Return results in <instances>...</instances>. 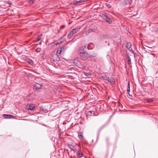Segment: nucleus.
Wrapping results in <instances>:
<instances>
[{"label": "nucleus", "mask_w": 158, "mask_h": 158, "mask_svg": "<svg viewBox=\"0 0 158 158\" xmlns=\"http://www.w3.org/2000/svg\"><path fill=\"white\" fill-rule=\"evenodd\" d=\"M28 63L30 64L31 65H33V63L32 60L31 59L29 60L28 61Z\"/></svg>", "instance_id": "nucleus-20"}, {"label": "nucleus", "mask_w": 158, "mask_h": 158, "mask_svg": "<svg viewBox=\"0 0 158 158\" xmlns=\"http://www.w3.org/2000/svg\"><path fill=\"white\" fill-rule=\"evenodd\" d=\"M156 31H158V27L156 29Z\"/></svg>", "instance_id": "nucleus-34"}, {"label": "nucleus", "mask_w": 158, "mask_h": 158, "mask_svg": "<svg viewBox=\"0 0 158 158\" xmlns=\"http://www.w3.org/2000/svg\"><path fill=\"white\" fill-rule=\"evenodd\" d=\"M81 28V27H79L77 28L73 29L72 31L74 34L79 32Z\"/></svg>", "instance_id": "nucleus-10"}, {"label": "nucleus", "mask_w": 158, "mask_h": 158, "mask_svg": "<svg viewBox=\"0 0 158 158\" xmlns=\"http://www.w3.org/2000/svg\"><path fill=\"white\" fill-rule=\"evenodd\" d=\"M90 55L87 52H86V51L85 52H84L83 54L81 56L82 57L84 58H87L90 57Z\"/></svg>", "instance_id": "nucleus-7"}, {"label": "nucleus", "mask_w": 158, "mask_h": 158, "mask_svg": "<svg viewBox=\"0 0 158 158\" xmlns=\"http://www.w3.org/2000/svg\"><path fill=\"white\" fill-rule=\"evenodd\" d=\"M84 74L86 76H88L90 75V73H84Z\"/></svg>", "instance_id": "nucleus-24"}, {"label": "nucleus", "mask_w": 158, "mask_h": 158, "mask_svg": "<svg viewBox=\"0 0 158 158\" xmlns=\"http://www.w3.org/2000/svg\"><path fill=\"white\" fill-rule=\"evenodd\" d=\"M35 106L33 104H31L29 106H26V108L27 109L31 110H33L35 109Z\"/></svg>", "instance_id": "nucleus-4"}, {"label": "nucleus", "mask_w": 158, "mask_h": 158, "mask_svg": "<svg viewBox=\"0 0 158 158\" xmlns=\"http://www.w3.org/2000/svg\"><path fill=\"white\" fill-rule=\"evenodd\" d=\"M41 50V49L40 48H38L36 49L35 51L37 52H39Z\"/></svg>", "instance_id": "nucleus-23"}, {"label": "nucleus", "mask_w": 158, "mask_h": 158, "mask_svg": "<svg viewBox=\"0 0 158 158\" xmlns=\"http://www.w3.org/2000/svg\"><path fill=\"white\" fill-rule=\"evenodd\" d=\"M68 146L69 148L74 152H75L77 151V149L74 146H73L71 144H69Z\"/></svg>", "instance_id": "nucleus-8"}, {"label": "nucleus", "mask_w": 158, "mask_h": 158, "mask_svg": "<svg viewBox=\"0 0 158 158\" xmlns=\"http://www.w3.org/2000/svg\"><path fill=\"white\" fill-rule=\"evenodd\" d=\"M104 80L108 81L110 83L113 84L114 83L115 80L114 78L112 77H107V76L104 77Z\"/></svg>", "instance_id": "nucleus-1"}, {"label": "nucleus", "mask_w": 158, "mask_h": 158, "mask_svg": "<svg viewBox=\"0 0 158 158\" xmlns=\"http://www.w3.org/2000/svg\"><path fill=\"white\" fill-rule=\"evenodd\" d=\"M41 35H40V36H39L36 38V40H35V42H38V41L40 40L41 39Z\"/></svg>", "instance_id": "nucleus-21"}, {"label": "nucleus", "mask_w": 158, "mask_h": 158, "mask_svg": "<svg viewBox=\"0 0 158 158\" xmlns=\"http://www.w3.org/2000/svg\"><path fill=\"white\" fill-rule=\"evenodd\" d=\"M73 34H74L73 33L72 31L71 30L70 31L68 34V37L69 39L71 38Z\"/></svg>", "instance_id": "nucleus-15"}, {"label": "nucleus", "mask_w": 158, "mask_h": 158, "mask_svg": "<svg viewBox=\"0 0 158 158\" xmlns=\"http://www.w3.org/2000/svg\"><path fill=\"white\" fill-rule=\"evenodd\" d=\"M86 49V46H82L79 48L78 51V53L79 55L81 56L83 54L84 52H85Z\"/></svg>", "instance_id": "nucleus-2"}, {"label": "nucleus", "mask_w": 158, "mask_h": 158, "mask_svg": "<svg viewBox=\"0 0 158 158\" xmlns=\"http://www.w3.org/2000/svg\"><path fill=\"white\" fill-rule=\"evenodd\" d=\"M60 48L61 49V50H62V52L63 51H64L66 49V48L64 47H61Z\"/></svg>", "instance_id": "nucleus-29"}, {"label": "nucleus", "mask_w": 158, "mask_h": 158, "mask_svg": "<svg viewBox=\"0 0 158 158\" xmlns=\"http://www.w3.org/2000/svg\"><path fill=\"white\" fill-rule=\"evenodd\" d=\"M62 52V50H61V49L60 48L59 49L57 50V51L56 52V53H57L60 54Z\"/></svg>", "instance_id": "nucleus-22"}, {"label": "nucleus", "mask_w": 158, "mask_h": 158, "mask_svg": "<svg viewBox=\"0 0 158 158\" xmlns=\"http://www.w3.org/2000/svg\"><path fill=\"white\" fill-rule=\"evenodd\" d=\"M64 27H65L64 25L60 27V29H63L64 28Z\"/></svg>", "instance_id": "nucleus-31"}, {"label": "nucleus", "mask_w": 158, "mask_h": 158, "mask_svg": "<svg viewBox=\"0 0 158 158\" xmlns=\"http://www.w3.org/2000/svg\"><path fill=\"white\" fill-rule=\"evenodd\" d=\"M131 45L130 43H127L126 44V47L129 50H130V48H131Z\"/></svg>", "instance_id": "nucleus-17"}, {"label": "nucleus", "mask_w": 158, "mask_h": 158, "mask_svg": "<svg viewBox=\"0 0 158 158\" xmlns=\"http://www.w3.org/2000/svg\"><path fill=\"white\" fill-rule=\"evenodd\" d=\"M35 1V0H29V2L30 3L32 4Z\"/></svg>", "instance_id": "nucleus-27"}, {"label": "nucleus", "mask_w": 158, "mask_h": 158, "mask_svg": "<svg viewBox=\"0 0 158 158\" xmlns=\"http://www.w3.org/2000/svg\"><path fill=\"white\" fill-rule=\"evenodd\" d=\"M87 115L89 116H91V115H95V113L94 111L93 110L91 111H89L87 114Z\"/></svg>", "instance_id": "nucleus-12"}, {"label": "nucleus", "mask_w": 158, "mask_h": 158, "mask_svg": "<svg viewBox=\"0 0 158 158\" xmlns=\"http://www.w3.org/2000/svg\"><path fill=\"white\" fill-rule=\"evenodd\" d=\"M86 0H82L79 1H76L74 2L73 4L74 5H80V3L82 2H84L86 1Z\"/></svg>", "instance_id": "nucleus-11"}, {"label": "nucleus", "mask_w": 158, "mask_h": 158, "mask_svg": "<svg viewBox=\"0 0 158 158\" xmlns=\"http://www.w3.org/2000/svg\"><path fill=\"white\" fill-rule=\"evenodd\" d=\"M3 116L6 118H11L12 117H14V116L10 115V114H3Z\"/></svg>", "instance_id": "nucleus-13"}, {"label": "nucleus", "mask_w": 158, "mask_h": 158, "mask_svg": "<svg viewBox=\"0 0 158 158\" xmlns=\"http://www.w3.org/2000/svg\"><path fill=\"white\" fill-rule=\"evenodd\" d=\"M152 102H153V100L152 99H150L147 100V102L148 103H151Z\"/></svg>", "instance_id": "nucleus-26"}, {"label": "nucleus", "mask_w": 158, "mask_h": 158, "mask_svg": "<svg viewBox=\"0 0 158 158\" xmlns=\"http://www.w3.org/2000/svg\"><path fill=\"white\" fill-rule=\"evenodd\" d=\"M79 136L80 138H81L82 139H83L84 138L83 135H82L81 133L79 135Z\"/></svg>", "instance_id": "nucleus-25"}, {"label": "nucleus", "mask_w": 158, "mask_h": 158, "mask_svg": "<svg viewBox=\"0 0 158 158\" xmlns=\"http://www.w3.org/2000/svg\"><path fill=\"white\" fill-rule=\"evenodd\" d=\"M93 31V30L92 29H89L88 30L85 32V34L86 35H88L90 33L92 32Z\"/></svg>", "instance_id": "nucleus-19"}, {"label": "nucleus", "mask_w": 158, "mask_h": 158, "mask_svg": "<svg viewBox=\"0 0 158 158\" xmlns=\"http://www.w3.org/2000/svg\"><path fill=\"white\" fill-rule=\"evenodd\" d=\"M130 91V83L129 82H128V87H127V92L128 94L129 95L131 96L129 94V92Z\"/></svg>", "instance_id": "nucleus-16"}, {"label": "nucleus", "mask_w": 158, "mask_h": 158, "mask_svg": "<svg viewBox=\"0 0 158 158\" xmlns=\"http://www.w3.org/2000/svg\"><path fill=\"white\" fill-rule=\"evenodd\" d=\"M64 42V41H58V42L57 43H55L54 42L52 43V44H50L51 45V46L52 47L54 46L55 45H60L62 44Z\"/></svg>", "instance_id": "nucleus-6"}, {"label": "nucleus", "mask_w": 158, "mask_h": 158, "mask_svg": "<svg viewBox=\"0 0 158 158\" xmlns=\"http://www.w3.org/2000/svg\"><path fill=\"white\" fill-rule=\"evenodd\" d=\"M102 36L103 37H104V38H106L108 36L107 35H103Z\"/></svg>", "instance_id": "nucleus-33"}, {"label": "nucleus", "mask_w": 158, "mask_h": 158, "mask_svg": "<svg viewBox=\"0 0 158 158\" xmlns=\"http://www.w3.org/2000/svg\"><path fill=\"white\" fill-rule=\"evenodd\" d=\"M54 60L56 61H59L60 60V58L57 54L55 55L54 56Z\"/></svg>", "instance_id": "nucleus-14"}, {"label": "nucleus", "mask_w": 158, "mask_h": 158, "mask_svg": "<svg viewBox=\"0 0 158 158\" xmlns=\"http://www.w3.org/2000/svg\"><path fill=\"white\" fill-rule=\"evenodd\" d=\"M74 63L77 67H79L80 68H82L83 67L81 65H80L78 64L77 63H76L75 62V60H74Z\"/></svg>", "instance_id": "nucleus-18"}, {"label": "nucleus", "mask_w": 158, "mask_h": 158, "mask_svg": "<svg viewBox=\"0 0 158 158\" xmlns=\"http://www.w3.org/2000/svg\"><path fill=\"white\" fill-rule=\"evenodd\" d=\"M129 51H130L132 53H134V51L132 50L131 48H130V50H129Z\"/></svg>", "instance_id": "nucleus-32"}, {"label": "nucleus", "mask_w": 158, "mask_h": 158, "mask_svg": "<svg viewBox=\"0 0 158 158\" xmlns=\"http://www.w3.org/2000/svg\"><path fill=\"white\" fill-rule=\"evenodd\" d=\"M126 58L127 59H130L131 58H130V57L129 56V55L128 54H127L126 56Z\"/></svg>", "instance_id": "nucleus-30"}, {"label": "nucleus", "mask_w": 158, "mask_h": 158, "mask_svg": "<svg viewBox=\"0 0 158 158\" xmlns=\"http://www.w3.org/2000/svg\"><path fill=\"white\" fill-rule=\"evenodd\" d=\"M77 155L80 157H81L83 156V153L81 150H79L77 152Z\"/></svg>", "instance_id": "nucleus-9"}, {"label": "nucleus", "mask_w": 158, "mask_h": 158, "mask_svg": "<svg viewBox=\"0 0 158 158\" xmlns=\"http://www.w3.org/2000/svg\"><path fill=\"white\" fill-rule=\"evenodd\" d=\"M102 17L103 19L105 20L106 22L109 23H111L112 22V20L111 19L108 17L106 14H104L102 15Z\"/></svg>", "instance_id": "nucleus-3"}, {"label": "nucleus", "mask_w": 158, "mask_h": 158, "mask_svg": "<svg viewBox=\"0 0 158 158\" xmlns=\"http://www.w3.org/2000/svg\"><path fill=\"white\" fill-rule=\"evenodd\" d=\"M127 62L128 63V64H131V58L130 59H128Z\"/></svg>", "instance_id": "nucleus-28"}, {"label": "nucleus", "mask_w": 158, "mask_h": 158, "mask_svg": "<svg viewBox=\"0 0 158 158\" xmlns=\"http://www.w3.org/2000/svg\"><path fill=\"white\" fill-rule=\"evenodd\" d=\"M41 87V85L39 83H36L34 86V89L35 90H37Z\"/></svg>", "instance_id": "nucleus-5"}]
</instances>
